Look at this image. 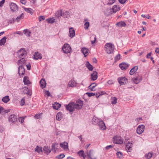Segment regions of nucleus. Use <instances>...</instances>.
<instances>
[{"mask_svg":"<svg viewBox=\"0 0 159 159\" xmlns=\"http://www.w3.org/2000/svg\"><path fill=\"white\" fill-rule=\"evenodd\" d=\"M105 51L108 53H112L114 50V46L111 43H107L105 45Z\"/></svg>","mask_w":159,"mask_h":159,"instance_id":"f257e3e1","label":"nucleus"},{"mask_svg":"<svg viewBox=\"0 0 159 159\" xmlns=\"http://www.w3.org/2000/svg\"><path fill=\"white\" fill-rule=\"evenodd\" d=\"M113 141L115 143L121 144L123 143V140L120 136L116 135L113 138Z\"/></svg>","mask_w":159,"mask_h":159,"instance_id":"f03ea898","label":"nucleus"},{"mask_svg":"<svg viewBox=\"0 0 159 159\" xmlns=\"http://www.w3.org/2000/svg\"><path fill=\"white\" fill-rule=\"evenodd\" d=\"M75 108L80 110L82 108L83 106V102L80 100H77L75 103L74 102Z\"/></svg>","mask_w":159,"mask_h":159,"instance_id":"7ed1b4c3","label":"nucleus"},{"mask_svg":"<svg viewBox=\"0 0 159 159\" xmlns=\"http://www.w3.org/2000/svg\"><path fill=\"white\" fill-rule=\"evenodd\" d=\"M62 50L64 53H68L71 52V48L69 44L66 43L62 47Z\"/></svg>","mask_w":159,"mask_h":159,"instance_id":"20e7f679","label":"nucleus"},{"mask_svg":"<svg viewBox=\"0 0 159 159\" xmlns=\"http://www.w3.org/2000/svg\"><path fill=\"white\" fill-rule=\"evenodd\" d=\"M18 57L20 58H23L26 54V51L23 48L20 49L17 53Z\"/></svg>","mask_w":159,"mask_h":159,"instance_id":"39448f33","label":"nucleus"},{"mask_svg":"<svg viewBox=\"0 0 159 159\" xmlns=\"http://www.w3.org/2000/svg\"><path fill=\"white\" fill-rule=\"evenodd\" d=\"M11 11L15 12H17L18 10V7L16 4L13 2H11L9 5Z\"/></svg>","mask_w":159,"mask_h":159,"instance_id":"423d86ee","label":"nucleus"},{"mask_svg":"<svg viewBox=\"0 0 159 159\" xmlns=\"http://www.w3.org/2000/svg\"><path fill=\"white\" fill-rule=\"evenodd\" d=\"M94 152L93 150H91L89 152L87 151L86 154L87 155L90 159H96L97 157L94 156Z\"/></svg>","mask_w":159,"mask_h":159,"instance_id":"0eeeda50","label":"nucleus"},{"mask_svg":"<svg viewBox=\"0 0 159 159\" xmlns=\"http://www.w3.org/2000/svg\"><path fill=\"white\" fill-rule=\"evenodd\" d=\"M17 117L15 115H11L9 117V121L11 123H15L17 121Z\"/></svg>","mask_w":159,"mask_h":159,"instance_id":"6e6552de","label":"nucleus"},{"mask_svg":"<svg viewBox=\"0 0 159 159\" xmlns=\"http://www.w3.org/2000/svg\"><path fill=\"white\" fill-rule=\"evenodd\" d=\"M66 109L69 111L72 112L74 111L75 107L74 102L69 103L66 106Z\"/></svg>","mask_w":159,"mask_h":159,"instance_id":"1a4fd4ad","label":"nucleus"},{"mask_svg":"<svg viewBox=\"0 0 159 159\" xmlns=\"http://www.w3.org/2000/svg\"><path fill=\"white\" fill-rule=\"evenodd\" d=\"M119 83L120 85H122L128 82L127 79L125 77H121L118 78Z\"/></svg>","mask_w":159,"mask_h":159,"instance_id":"9d476101","label":"nucleus"},{"mask_svg":"<svg viewBox=\"0 0 159 159\" xmlns=\"http://www.w3.org/2000/svg\"><path fill=\"white\" fill-rule=\"evenodd\" d=\"M145 126L143 125H140L137 128L136 132L139 134H141L144 131Z\"/></svg>","mask_w":159,"mask_h":159,"instance_id":"9b49d317","label":"nucleus"},{"mask_svg":"<svg viewBox=\"0 0 159 159\" xmlns=\"http://www.w3.org/2000/svg\"><path fill=\"white\" fill-rule=\"evenodd\" d=\"M77 83L74 80L72 79L70 81L67 85L68 88L72 87L74 88L76 87L77 85Z\"/></svg>","mask_w":159,"mask_h":159,"instance_id":"f8f14e48","label":"nucleus"},{"mask_svg":"<svg viewBox=\"0 0 159 159\" xmlns=\"http://www.w3.org/2000/svg\"><path fill=\"white\" fill-rule=\"evenodd\" d=\"M18 73L20 76L24 75L25 73V70L23 66H20L18 68Z\"/></svg>","mask_w":159,"mask_h":159,"instance_id":"ddd939ff","label":"nucleus"},{"mask_svg":"<svg viewBox=\"0 0 159 159\" xmlns=\"http://www.w3.org/2000/svg\"><path fill=\"white\" fill-rule=\"evenodd\" d=\"M133 143L132 142L129 141L126 146V149L127 152H130L132 150Z\"/></svg>","mask_w":159,"mask_h":159,"instance_id":"4468645a","label":"nucleus"},{"mask_svg":"<svg viewBox=\"0 0 159 159\" xmlns=\"http://www.w3.org/2000/svg\"><path fill=\"white\" fill-rule=\"evenodd\" d=\"M96 71H93L91 74V77L93 80L94 81L97 79L98 77Z\"/></svg>","mask_w":159,"mask_h":159,"instance_id":"2eb2a0df","label":"nucleus"},{"mask_svg":"<svg viewBox=\"0 0 159 159\" xmlns=\"http://www.w3.org/2000/svg\"><path fill=\"white\" fill-rule=\"evenodd\" d=\"M69 37L72 38L75 36V31L74 30L73 28L72 27L69 28Z\"/></svg>","mask_w":159,"mask_h":159,"instance_id":"dca6fc26","label":"nucleus"},{"mask_svg":"<svg viewBox=\"0 0 159 159\" xmlns=\"http://www.w3.org/2000/svg\"><path fill=\"white\" fill-rule=\"evenodd\" d=\"M128 66L129 65L128 64L125 63H121L119 65L120 68L122 70H125L128 67Z\"/></svg>","mask_w":159,"mask_h":159,"instance_id":"f3484780","label":"nucleus"},{"mask_svg":"<svg viewBox=\"0 0 159 159\" xmlns=\"http://www.w3.org/2000/svg\"><path fill=\"white\" fill-rule=\"evenodd\" d=\"M39 84L40 86L42 89H43L45 88L46 83L44 79H42L40 81Z\"/></svg>","mask_w":159,"mask_h":159,"instance_id":"a211bd4d","label":"nucleus"},{"mask_svg":"<svg viewBox=\"0 0 159 159\" xmlns=\"http://www.w3.org/2000/svg\"><path fill=\"white\" fill-rule=\"evenodd\" d=\"M138 66H135L132 68L130 70L129 74L130 75H132L137 70Z\"/></svg>","mask_w":159,"mask_h":159,"instance_id":"6ab92c4d","label":"nucleus"},{"mask_svg":"<svg viewBox=\"0 0 159 159\" xmlns=\"http://www.w3.org/2000/svg\"><path fill=\"white\" fill-rule=\"evenodd\" d=\"M98 125L100 128L102 130H104L106 128V126L104 122L101 120L100 122H99Z\"/></svg>","mask_w":159,"mask_h":159,"instance_id":"aec40b11","label":"nucleus"},{"mask_svg":"<svg viewBox=\"0 0 159 159\" xmlns=\"http://www.w3.org/2000/svg\"><path fill=\"white\" fill-rule=\"evenodd\" d=\"M60 146L64 149H68V143L67 142H64L60 144Z\"/></svg>","mask_w":159,"mask_h":159,"instance_id":"412c9836","label":"nucleus"},{"mask_svg":"<svg viewBox=\"0 0 159 159\" xmlns=\"http://www.w3.org/2000/svg\"><path fill=\"white\" fill-rule=\"evenodd\" d=\"M34 58L36 60L39 59H41L42 58L41 54L38 52H35L34 55Z\"/></svg>","mask_w":159,"mask_h":159,"instance_id":"4be33fe9","label":"nucleus"},{"mask_svg":"<svg viewBox=\"0 0 159 159\" xmlns=\"http://www.w3.org/2000/svg\"><path fill=\"white\" fill-rule=\"evenodd\" d=\"M43 150L44 153L47 155H48L51 152V150L50 149L48 146H44Z\"/></svg>","mask_w":159,"mask_h":159,"instance_id":"5701e85b","label":"nucleus"},{"mask_svg":"<svg viewBox=\"0 0 159 159\" xmlns=\"http://www.w3.org/2000/svg\"><path fill=\"white\" fill-rule=\"evenodd\" d=\"M116 25L119 27H125L126 25V24L124 21L117 23Z\"/></svg>","mask_w":159,"mask_h":159,"instance_id":"b1692460","label":"nucleus"},{"mask_svg":"<svg viewBox=\"0 0 159 159\" xmlns=\"http://www.w3.org/2000/svg\"><path fill=\"white\" fill-rule=\"evenodd\" d=\"M58 144L57 143L53 144L52 146V150L53 152H56V150L57 149Z\"/></svg>","mask_w":159,"mask_h":159,"instance_id":"393cba45","label":"nucleus"},{"mask_svg":"<svg viewBox=\"0 0 159 159\" xmlns=\"http://www.w3.org/2000/svg\"><path fill=\"white\" fill-rule=\"evenodd\" d=\"M21 92L24 94H27L29 93V89L27 87H25L21 89Z\"/></svg>","mask_w":159,"mask_h":159,"instance_id":"a878e982","label":"nucleus"},{"mask_svg":"<svg viewBox=\"0 0 159 159\" xmlns=\"http://www.w3.org/2000/svg\"><path fill=\"white\" fill-rule=\"evenodd\" d=\"M132 80L134 83L138 84L142 80V79L141 77H137L133 78Z\"/></svg>","mask_w":159,"mask_h":159,"instance_id":"bb28decb","label":"nucleus"},{"mask_svg":"<svg viewBox=\"0 0 159 159\" xmlns=\"http://www.w3.org/2000/svg\"><path fill=\"white\" fill-rule=\"evenodd\" d=\"M61 106V105L57 102H55L54 104H53V107L55 110H57Z\"/></svg>","mask_w":159,"mask_h":159,"instance_id":"cd10ccee","label":"nucleus"},{"mask_svg":"<svg viewBox=\"0 0 159 159\" xmlns=\"http://www.w3.org/2000/svg\"><path fill=\"white\" fill-rule=\"evenodd\" d=\"M23 82L25 85H28L30 83L28 79V77L26 76L24 77L23 79Z\"/></svg>","mask_w":159,"mask_h":159,"instance_id":"c85d7f7f","label":"nucleus"},{"mask_svg":"<svg viewBox=\"0 0 159 159\" xmlns=\"http://www.w3.org/2000/svg\"><path fill=\"white\" fill-rule=\"evenodd\" d=\"M81 51L84 54V56L86 57L88 55V50L86 48H83L81 49Z\"/></svg>","mask_w":159,"mask_h":159,"instance_id":"c756f323","label":"nucleus"},{"mask_svg":"<svg viewBox=\"0 0 159 159\" xmlns=\"http://www.w3.org/2000/svg\"><path fill=\"white\" fill-rule=\"evenodd\" d=\"M62 113L60 112H58L57 115L56 119L58 120H61L62 118Z\"/></svg>","mask_w":159,"mask_h":159,"instance_id":"7c9ffc66","label":"nucleus"},{"mask_svg":"<svg viewBox=\"0 0 159 159\" xmlns=\"http://www.w3.org/2000/svg\"><path fill=\"white\" fill-rule=\"evenodd\" d=\"M120 10V7L119 6L114 5L112 8V10L114 13H116Z\"/></svg>","mask_w":159,"mask_h":159,"instance_id":"2f4dec72","label":"nucleus"},{"mask_svg":"<svg viewBox=\"0 0 159 159\" xmlns=\"http://www.w3.org/2000/svg\"><path fill=\"white\" fill-rule=\"evenodd\" d=\"M86 65L87 68L89 69V70L92 71L93 70V67L88 62H86Z\"/></svg>","mask_w":159,"mask_h":159,"instance_id":"473e14b6","label":"nucleus"},{"mask_svg":"<svg viewBox=\"0 0 159 159\" xmlns=\"http://www.w3.org/2000/svg\"><path fill=\"white\" fill-rule=\"evenodd\" d=\"M23 33L26 36L28 37H30V34L31 33V31L30 30L27 29H25L23 30Z\"/></svg>","mask_w":159,"mask_h":159,"instance_id":"72a5a7b5","label":"nucleus"},{"mask_svg":"<svg viewBox=\"0 0 159 159\" xmlns=\"http://www.w3.org/2000/svg\"><path fill=\"white\" fill-rule=\"evenodd\" d=\"M7 38L6 37H3L0 40V45H3L6 42Z\"/></svg>","mask_w":159,"mask_h":159,"instance_id":"f704fd0d","label":"nucleus"},{"mask_svg":"<svg viewBox=\"0 0 159 159\" xmlns=\"http://www.w3.org/2000/svg\"><path fill=\"white\" fill-rule=\"evenodd\" d=\"M35 151L39 153H40V152H42L43 150L42 148L37 146L35 149Z\"/></svg>","mask_w":159,"mask_h":159,"instance_id":"c9c22d12","label":"nucleus"},{"mask_svg":"<svg viewBox=\"0 0 159 159\" xmlns=\"http://www.w3.org/2000/svg\"><path fill=\"white\" fill-rule=\"evenodd\" d=\"M97 86V84L95 83L91 84L89 87L88 88L90 89L91 91H93L94 88Z\"/></svg>","mask_w":159,"mask_h":159,"instance_id":"e433bc0d","label":"nucleus"},{"mask_svg":"<svg viewBox=\"0 0 159 159\" xmlns=\"http://www.w3.org/2000/svg\"><path fill=\"white\" fill-rule=\"evenodd\" d=\"M24 17V15L22 13L20 15L17 16L15 20H16L17 22H18L21 19H23Z\"/></svg>","mask_w":159,"mask_h":159,"instance_id":"4c0bfd02","label":"nucleus"},{"mask_svg":"<svg viewBox=\"0 0 159 159\" xmlns=\"http://www.w3.org/2000/svg\"><path fill=\"white\" fill-rule=\"evenodd\" d=\"M9 100V97L8 96H6L2 99V101L5 103L7 102Z\"/></svg>","mask_w":159,"mask_h":159,"instance_id":"58836bf2","label":"nucleus"},{"mask_svg":"<svg viewBox=\"0 0 159 159\" xmlns=\"http://www.w3.org/2000/svg\"><path fill=\"white\" fill-rule=\"evenodd\" d=\"M24 9L26 12L30 13L31 14H32L33 13V10L30 8H26L24 7Z\"/></svg>","mask_w":159,"mask_h":159,"instance_id":"ea45409f","label":"nucleus"},{"mask_svg":"<svg viewBox=\"0 0 159 159\" xmlns=\"http://www.w3.org/2000/svg\"><path fill=\"white\" fill-rule=\"evenodd\" d=\"M100 121L98 119L96 118H93L92 119V122L94 124H96L97 123H99V122Z\"/></svg>","mask_w":159,"mask_h":159,"instance_id":"a19ab883","label":"nucleus"},{"mask_svg":"<svg viewBox=\"0 0 159 159\" xmlns=\"http://www.w3.org/2000/svg\"><path fill=\"white\" fill-rule=\"evenodd\" d=\"M117 98L115 97H113L112 99L111 104L113 105H115L117 103Z\"/></svg>","mask_w":159,"mask_h":159,"instance_id":"79ce46f5","label":"nucleus"},{"mask_svg":"<svg viewBox=\"0 0 159 159\" xmlns=\"http://www.w3.org/2000/svg\"><path fill=\"white\" fill-rule=\"evenodd\" d=\"M25 62V59L24 58H22L19 60L18 64L24 65Z\"/></svg>","mask_w":159,"mask_h":159,"instance_id":"37998d69","label":"nucleus"},{"mask_svg":"<svg viewBox=\"0 0 159 159\" xmlns=\"http://www.w3.org/2000/svg\"><path fill=\"white\" fill-rule=\"evenodd\" d=\"M89 23L88 22H86L85 23L84 25V28L86 30H87L89 29Z\"/></svg>","mask_w":159,"mask_h":159,"instance_id":"c03bdc74","label":"nucleus"},{"mask_svg":"<svg viewBox=\"0 0 159 159\" xmlns=\"http://www.w3.org/2000/svg\"><path fill=\"white\" fill-rule=\"evenodd\" d=\"M42 113H40L39 114H36L34 116V119H40L41 118Z\"/></svg>","mask_w":159,"mask_h":159,"instance_id":"a18cd8bd","label":"nucleus"},{"mask_svg":"<svg viewBox=\"0 0 159 159\" xmlns=\"http://www.w3.org/2000/svg\"><path fill=\"white\" fill-rule=\"evenodd\" d=\"M62 16L65 18L68 17L69 16V12L67 11L64 12Z\"/></svg>","mask_w":159,"mask_h":159,"instance_id":"49530a36","label":"nucleus"},{"mask_svg":"<svg viewBox=\"0 0 159 159\" xmlns=\"http://www.w3.org/2000/svg\"><path fill=\"white\" fill-rule=\"evenodd\" d=\"M104 12L106 15H108L111 13V9H110L107 8L106 9V11Z\"/></svg>","mask_w":159,"mask_h":159,"instance_id":"de8ad7c7","label":"nucleus"},{"mask_svg":"<svg viewBox=\"0 0 159 159\" xmlns=\"http://www.w3.org/2000/svg\"><path fill=\"white\" fill-rule=\"evenodd\" d=\"M46 20L49 23H52L55 21V19L53 18L48 19H47Z\"/></svg>","mask_w":159,"mask_h":159,"instance_id":"09e8293b","label":"nucleus"},{"mask_svg":"<svg viewBox=\"0 0 159 159\" xmlns=\"http://www.w3.org/2000/svg\"><path fill=\"white\" fill-rule=\"evenodd\" d=\"M152 156V154L151 153H148V154L145 155V156L148 159H150Z\"/></svg>","mask_w":159,"mask_h":159,"instance_id":"8fccbe9b","label":"nucleus"},{"mask_svg":"<svg viewBox=\"0 0 159 159\" xmlns=\"http://www.w3.org/2000/svg\"><path fill=\"white\" fill-rule=\"evenodd\" d=\"M25 99L24 98H23L21 99V100L20 102V104L21 106H23L25 104Z\"/></svg>","mask_w":159,"mask_h":159,"instance_id":"3c124183","label":"nucleus"},{"mask_svg":"<svg viewBox=\"0 0 159 159\" xmlns=\"http://www.w3.org/2000/svg\"><path fill=\"white\" fill-rule=\"evenodd\" d=\"M56 15L57 17H59L61 16H62L63 14L61 11H59L56 14Z\"/></svg>","mask_w":159,"mask_h":159,"instance_id":"603ef678","label":"nucleus"},{"mask_svg":"<svg viewBox=\"0 0 159 159\" xmlns=\"http://www.w3.org/2000/svg\"><path fill=\"white\" fill-rule=\"evenodd\" d=\"M116 0H109L108 2L107 3V5H112L115 2Z\"/></svg>","mask_w":159,"mask_h":159,"instance_id":"864d4df0","label":"nucleus"},{"mask_svg":"<svg viewBox=\"0 0 159 159\" xmlns=\"http://www.w3.org/2000/svg\"><path fill=\"white\" fill-rule=\"evenodd\" d=\"M116 155L117 157L120 158L122 157V154L120 152H117L116 153Z\"/></svg>","mask_w":159,"mask_h":159,"instance_id":"5fc2aeb1","label":"nucleus"},{"mask_svg":"<svg viewBox=\"0 0 159 159\" xmlns=\"http://www.w3.org/2000/svg\"><path fill=\"white\" fill-rule=\"evenodd\" d=\"M80 157H82L84 154V151L83 150H81L78 153Z\"/></svg>","mask_w":159,"mask_h":159,"instance_id":"6e6d98bb","label":"nucleus"},{"mask_svg":"<svg viewBox=\"0 0 159 159\" xmlns=\"http://www.w3.org/2000/svg\"><path fill=\"white\" fill-rule=\"evenodd\" d=\"M65 156V155L63 154H61L57 156L56 157L58 159H61L64 158Z\"/></svg>","mask_w":159,"mask_h":159,"instance_id":"4d7b16f0","label":"nucleus"},{"mask_svg":"<svg viewBox=\"0 0 159 159\" xmlns=\"http://www.w3.org/2000/svg\"><path fill=\"white\" fill-rule=\"evenodd\" d=\"M86 94L88 95V96L89 97L94 96L95 95V93H93L88 92Z\"/></svg>","mask_w":159,"mask_h":159,"instance_id":"13d9d810","label":"nucleus"},{"mask_svg":"<svg viewBox=\"0 0 159 159\" xmlns=\"http://www.w3.org/2000/svg\"><path fill=\"white\" fill-rule=\"evenodd\" d=\"M113 146H112L111 145L107 146H106V147L105 148L106 150H109L110 148H112L113 147Z\"/></svg>","mask_w":159,"mask_h":159,"instance_id":"bf43d9fd","label":"nucleus"},{"mask_svg":"<svg viewBox=\"0 0 159 159\" xmlns=\"http://www.w3.org/2000/svg\"><path fill=\"white\" fill-rule=\"evenodd\" d=\"M24 118L23 117H20L18 118V120L19 122L22 123L24 122Z\"/></svg>","mask_w":159,"mask_h":159,"instance_id":"052dcab7","label":"nucleus"},{"mask_svg":"<svg viewBox=\"0 0 159 159\" xmlns=\"http://www.w3.org/2000/svg\"><path fill=\"white\" fill-rule=\"evenodd\" d=\"M5 0H2L0 2V7H2L5 2Z\"/></svg>","mask_w":159,"mask_h":159,"instance_id":"680f3d73","label":"nucleus"},{"mask_svg":"<svg viewBox=\"0 0 159 159\" xmlns=\"http://www.w3.org/2000/svg\"><path fill=\"white\" fill-rule=\"evenodd\" d=\"M94 39L93 40L91 41V43L92 44H93L95 42L96 39V36H94L93 38Z\"/></svg>","mask_w":159,"mask_h":159,"instance_id":"e2e57ef3","label":"nucleus"},{"mask_svg":"<svg viewBox=\"0 0 159 159\" xmlns=\"http://www.w3.org/2000/svg\"><path fill=\"white\" fill-rule=\"evenodd\" d=\"M107 83L108 84H113V83H114V82L112 80H110L108 81Z\"/></svg>","mask_w":159,"mask_h":159,"instance_id":"0e129e2a","label":"nucleus"},{"mask_svg":"<svg viewBox=\"0 0 159 159\" xmlns=\"http://www.w3.org/2000/svg\"><path fill=\"white\" fill-rule=\"evenodd\" d=\"M20 2L21 3L24 5H25L26 2L25 0H20Z\"/></svg>","mask_w":159,"mask_h":159,"instance_id":"69168bd1","label":"nucleus"},{"mask_svg":"<svg viewBox=\"0 0 159 159\" xmlns=\"http://www.w3.org/2000/svg\"><path fill=\"white\" fill-rule=\"evenodd\" d=\"M45 18L43 16H40L39 17V20L40 21H41L42 20H44Z\"/></svg>","mask_w":159,"mask_h":159,"instance_id":"338daca9","label":"nucleus"},{"mask_svg":"<svg viewBox=\"0 0 159 159\" xmlns=\"http://www.w3.org/2000/svg\"><path fill=\"white\" fill-rule=\"evenodd\" d=\"M119 1L120 3L123 4L125 3L126 0H119Z\"/></svg>","mask_w":159,"mask_h":159,"instance_id":"774afa93","label":"nucleus"}]
</instances>
